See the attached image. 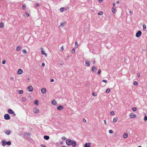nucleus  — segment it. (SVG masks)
Returning a JSON list of instances; mask_svg holds the SVG:
<instances>
[{
  "label": "nucleus",
  "instance_id": "40",
  "mask_svg": "<svg viewBox=\"0 0 147 147\" xmlns=\"http://www.w3.org/2000/svg\"><path fill=\"white\" fill-rule=\"evenodd\" d=\"M109 132L110 134H112L113 133V131L112 130H109Z\"/></svg>",
  "mask_w": 147,
  "mask_h": 147
},
{
  "label": "nucleus",
  "instance_id": "48",
  "mask_svg": "<svg viewBox=\"0 0 147 147\" xmlns=\"http://www.w3.org/2000/svg\"><path fill=\"white\" fill-rule=\"evenodd\" d=\"M39 6H40V5H39V4L38 3H37V4H36V6L38 7Z\"/></svg>",
  "mask_w": 147,
  "mask_h": 147
},
{
  "label": "nucleus",
  "instance_id": "9",
  "mask_svg": "<svg viewBox=\"0 0 147 147\" xmlns=\"http://www.w3.org/2000/svg\"><path fill=\"white\" fill-rule=\"evenodd\" d=\"M23 72V70L21 69H19L18 71L17 74L18 75H20L22 74Z\"/></svg>",
  "mask_w": 147,
  "mask_h": 147
},
{
  "label": "nucleus",
  "instance_id": "54",
  "mask_svg": "<svg viewBox=\"0 0 147 147\" xmlns=\"http://www.w3.org/2000/svg\"><path fill=\"white\" fill-rule=\"evenodd\" d=\"M54 81V80L53 79H52L51 80V82H53Z\"/></svg>",
  "mask_w": 147,
  "mask_h": 147
},
{
  "label": "nucleus",
  "instance_id": "17",
  "mask_svg": "<svg viewBox=\"0 0 147 147\" xmlns=\"http://www.w3.org/2000/svg\"><path fill=\"white\" fill-rule=\"evenodd\" d=\"M65 22H63L61 23L60 24V25L59 26V27H63L64 26V25H65Z\"/></svg>",
  "mask_w": 147,
  "mask_h": 147
},
{
  "label": "nucleus",
  "instance_id": "4",
  "mask_svg": "<svg viewBox=\"0 0 147 147\" xmlns=\"http://www.w3.org/2000/svg\"><path fill=\"white\" fill-rule=\"evenodd\" d=\"M39 109L36 107L34 108L33 109V112L36 114L38 113H39Z\"/></svg>",
  "mask_w": 147,
  "mask_h": 147
},
{
  "label": "nucleus",
  "instance_id": "26",
  "mask_svg": "<svg viewBox=\"0 0 147 147\" xmlns=\"http://www.w3.org/2000/svg\"><path fill=\"white\" fill-rule=\"evenodd\" d=\"M143 30H145L146 29V26L145 24H144L143 25Z\"/></svg>",
  "mask_w": 147,
  "mask_h": 147
},
{
  "label": "nucleus",
  "instance_id": "21",
  "mask_svg": "<svg viewBox=\"0 0 147 147\" xmlns=\"http://www.w3.org/2000/svg\"><path fill=\"white\" fill-rule=\"evenodd\" d=\"M112 11L113 13H115L116 11L115 8L114 7H113L112 8Z\"/></svg>",
  "mask_w": 147,
  "mask_h": 147
},
{
  "label": "nucleus",
  "instance_id": "25",
  "mask_svg": "<svg viewBox=\"0 0 147 147\" xmlns=\"http://www.w3.org/2000/svg\"><path fill=\"white\" fill-rule=\"evenodd\" d=\"M11 131L9 130H6L5 131V133L7 135H9L10 134Z\"/></svg>",
  "mask_w": 147,
  "mask_h": 147
},
{
  "label": "nucleus",
  "instance_id": "41",
  "mask_svg": "<svg viewBox=\"0 0 147 147\" xmlns=\"http://www.w3.org/2000/svg\"><path fill=\"white\" fill-rule=\"evenodd\" d=\"M26 14L27 17H28L29 16V13L27 11L26 12Z\"/></svg>",
  "mask_w": 147,
  "mask_h": 147
},
{
  "label": "nucleus",
  "instance_id": "19",
  "mask_svg": "<svg viewBox=\"0 0 147 147\" xmlns=\"http://www.w3.org/2000/svg\"><path fill=\"white\" fill-rule=\"evenodd\" d=\"M51 103L53 105H55L56 104L57 102L55 100H53L51 101Z\"/></svg>",
  "mask_w": 147,
  "mask_h": 147
},
{
  "label": "nucleus",
  "instance_id": "22",
  "mask_svg": "<svg viewBox=\"0 0 147 147\" xmlns=\"http://www.w3.org/2000/svg\"><path fill=\"white\" fill-rule=\"evenodd\" d=\"M34 103L35 104L38 105L39 104V101L37 100H36L34 101Z\"/></svg>",
  "mask_w": 147,
  "mask_h": 147
},
{
  "label": "nucleus",
  "instance_id": "6",
  "mask_svg": "<svg viewBox=\"0 0 147 147\" xmlns=\"http://www.w3.org/2000/svg\"><path fill=\"white\" fill-rule=\"evenodd\" d=\"M142 32L140 31H138L136 34V36L137 37H139L141 35Z\"/></svg>",
  "mask_w": 147,
  "mask_h": 147
},
{
  "label": "nucleus",
  "instance_id": "16",
  "mask_svg": "<svg viewBox=\"0 0 147 147\" xmlns=\"http://www.w3.org/2000/svg\"><path fill=\"white\" fill-rule=\"evenodd\" d=\"M123 136L124 138H126L128 136V134L127 133H125L123 134Z\"/></svg>",
  "mask_w": 147,
  "mask_h": 147
},
{
  "label": "nucleus",
  "instance_id": "27",
  "mask_svg": "<svg viewBox=\"0 0 147 147\" xmlns=\"http://www.w3.org/2000/svg\"><path fill=\"white\" fill-rule=\"evenodd\" d=\"M78 44L77 42V41H76L75 43V47L76 48H77L78 47Z\"/></svg>",
  "mask_w": 147,
  "mask_h": 147
},
{
  "label": "nucleus",
  "instance_id": "3",
  "mask_svg": "<svg viewBox=\"0 0 147 147\" xmlns=\"http://www.w3.org/2000/svg\"><path fill=\"white\" fill-rule=\"evenodd\" d=\"M136 117V114L133 113H131L129 115V117L130 118H135Z\"/></svg>",
  "mask_w": 147,
  "mask_h": 147
},
{
  "label": "nucleus",
  "instance_id": "53",
  "mask_svg": "<svg viewBox=\"0 0 147 147\" xmlns=\"http://www.w3.org/2000/svg\"><path fill=\"white\" fill-rule=\"evenodd\" d=\"M104 123H105V125H106V124H106V120H104Z\"/></svg>",
  "mask_w": 147,
  "mask_h": 147
},
{
  "label": "nucleus",
  "instance_id": "57",
  "mask_svg": "<svg viewBox=\"0 0 147 147\" xmlns=\"http://www.w3.org/2000/svg\"><path fill=\"white\" fill-rule=\"evenodd\" d=\"M83 121L84 122H86V120L85 119H84Z\"/></svg>",
  "mask_w": 147,
  "mask_h": 147
},
{
  "label": "nucleus",
  "instance_id": "55",
  "mask_svg": "<svg viewBox=\"0 0 147 147\" xmlns=\"http://www.w3.org/2000/svg\"><path fill=\"white\" fill-rule=\"evenodd\" d=\"M115 3H113V6L114 7H115Z\"/></svg>",
  "mask_w": 147,
  "mask_h": 147
},
{
  "label": "nucleus",
  "instance_id": "35",
  "mask_svg": "<svg viewBox=\"0 0 147 147\" xmlns=\"http://www.w3.org/2000/svg\"><path fill=\"white\" fill-rule=\"evenodd\" d=\"M138 84V82L137 81H135L134 82V84L135 86H137V85Z\"/></svg>",
  "mask_w": 147,
  "mask_h": 147
},
{
  "label": "nucleus",
  "instance_id": "29",
  "mask_svg": "<svg viewBox=\"0 0 147 147\" xmlns=\"http://www.w3.org/2000/svg\"><path fill=\"white\" fill-rule=\"evenodd\" d=\"M26 8V5L24 4L22 5V9L23 10H25Z\"/></svg>",
  "mask_w": 147,
  "mask_h": 147
},
{
  "label": "nucleus",
  "instance_id": "60",
  "mask_svg": "<svg viewBox=\"0 0 147 147\" xmlns=\"http://www.w3.org/2000/svg\"><path fill=\"white\" fill-rule=\"evenodd\" d=\"M116 3H117V4H118V3H119V1H117L116 2Z\"/></svg>",
  "mask_w": 147,
  "mask_h": 147
},
{
  "label": "nucleus",
  "instance_id": "12",
  "mask_svg": "<svg viewBox=\"0 0 147 147\" xmlns=\"http://www.w3.org/2000/svg\"><path fill=\"white\" fill-rule=\"evenodd\" d=\"M57 109L58 110H62L63 109V107L62 106L60 105L57 107Z\"/></svg>",
  "mask_w": 147,
  "mask_h": 147
},
{
  "label": "nucleus",
  "instance_id": "33",
  "mask_svg": "<svg viewBox=\"0 0 147 147\" xmlns=\"http://www.w3.org/2000/svg\"><path fill=\"white\" fill-rule=\"evenodd\" d=\"M103 14V12H102V11H100V12H98V14L99 15H102Z\"/></svg>",
  "mask_w": 147,
  "mask_h": 147
},
{
  "label": "nucleus",
  "instance_id": "15",
  "mask_svg": "<svg viewBox=\"0 0 147 147\" xmlns=\"http://www.w3.org/2000/svg\"><path fill=\"white\" fill-rule=\"evenodd\" d=\"M42 50L41 51L42 54L43 55H45V56H47V55L44 52V51L43 50V48H42Z\"/></svg>",
  "mask_w": 147,
  "mask_h": 147
},
{
  "label": "nucleus",
  "instance_id": "24",
  "mask_svg": "<svg viewBox=\"0 0 147 147\" xmlns=\"http://www.w3.org/2000/svg\"><path fill=\"white\" fill-rule=\"evenodd\" d=\"M22 100L24 102H25L26 100V99L24 97H23L22 98Z\"/></svg>",
  "mask_w": 147,
  "mask_h": 147
},
{
  "label": "nucleus",
  "instance_id": "5",
  "mask_svg": "<svg viewBox=\"0 0 147 147\" xmlns=\"http://www.w3.org/2000/svg\"><path fill=\"white\" fill-rule=\"evenodd\" d=\"M4 119L6 120H9L10 119V117L8 114H6L4 116Z\"/></svg>",
  "mask_w": 147,
  "mask_h": 147
},
{
  "label": "nucleus",
  "instance_id": "30",
  "mask_svg": "<svg viewBox=\"0 0 147 147\" xmlns=\"http://www.w3.org/2000/svg\"><path fill=\"white\" fill-rule=\"evenodd\" d=\"M20 49H21V47L20 46H18L17 48H16V50L17 51H20Z\"/></svg>",
  "mask_w": 147,
  "mask_h": 147
},
{
  "label": "nucleus",
  "instance_id": "38",
  "mask_svg": "<svg viewBox=\"0 0 147 147\" xmlns=\"http://www.w3.org/2000/svg\"><path fill=\"white\" fill-rule=\"evenodd\" d=\"M110 91V89L109 88H107L106 90V93H108Z\"/></svg>",
  "mask_w": 147,
  "mask_h": 147
},
{
  "label": "nucleus",
  "instance_id": "39",
  "mask_svg": "<svg viewBox=\"0 0 147 147\" xmlns=\"http://www.w3.org/2000/svg\"><path fill=\"white\" fill-rule=\"evenodd\" d=\"M101 72V70L100 69H99L98 70V75H99Z\"/></svg>",
  "mask_w": 147,
  "mask_h": 147
},
{
  "label": "nucleus",
  "instance_id": "7",
  "mask_svg": "<svg viewBox=\"0 0 147 147\" xmlns=\"http://www.w3.org/2000/svg\"><path fill=\"white\" fill-rule=\"evenodd\" d=\"M28 90L30 92H32L33 89V88L32 86H30L28 88Z\"/></svg>",
  "mask_w": 147,
  "mask_h": 147
},
{
  "label": "nucleus",
  "instance_id": "45",
  "mask_svg": "<svg viewBox=\"0 0 147 147\" xmlns=\"http://www.w3.org/2000/svg\"><path fill=\"white\" fill-rule=\"evenodd\" d=\"M92 95L93 96H96V94L95 93L93 92L92 93Z\"/></svg>",
  "mask_w": 147,
  "mask_h": 147
},
{
  "label": "nucleus",
  "instance_id": "42",
  "mask_svg": "<svg viewBox=\"0 0 147 147\" xmlns=\"http://www.w3.org/2000/svg\"><path fill=\"white\" fill-rule=\"evenodd\" d=\"M144 119L145 121H146L147 120V116H144Z\"/></svg>",
  "mask_w": 147,
  "mask_h": 147
},
{
  "label": "nucleus",
  "instance_id": "43",
  "mask_svg": "<svg viewBox=\"0 0 147 147\" xmlns=\"http://www.w3.org/2000/svg\"><path fill=\"white\" fill-rule=\"evenodd\" d=\"M19 92L20 94H22L23 93V91L22 90H20Z\"/></svg>",
  "mask_w": 147,
  "mask_h": 147
},
{
  "label": "nucleus",
  "instance_id": "36",
  "mask_svg": "<svg viewBox=\"0 0 147 147\" xmlns=\"http://www.w3.org/2000/svg\"><path fill=\"white\" fill-rule=\"evenodd\" d=\"M110 114L111 115H114L115 114L114 111H111L110 112Z\"/></svg>",
  "mask_w": 147,
  "mask_h": 147
},
{
  "label": "nucleus",
  "instance_id": "28",
  "mask_svg": "<svg viewBox=\"0 0 147 147\" xmlns=\"http://www.w3.org/2000/svg\"><path fill=\"white\" fill-rule=\"evenodd\" d=\"M4 26V24L3 22H1L0 24V27L2 28Z\"/></svg>",
  "mask_w": 147,
  "mask_h": 147
},
{
  "label": "nucleus",
  "instance_id": "14",
  "mask_svg": "<svg viewBox=\"0 0 147 147\" xmlns=\"http://www.w3.org/2000/svg\"><path fill=\"white\" fill-rule=\"evenodd\" d=\"M71 145L73 146H76V142L75 141H73Z\"/></svg>",
  "mask_w": 147,
  "mask_h": 147
},
{
  "label": "nucleus",
  "instance_id": "64",
  "mask_svg": "<svg viewBox=\"0 0 147 147\" xmlns=\"http://www.w3.org/2000/svg\"><path fill=\"white\" fill-rule=\"evenodd\" d=\"M29 97H31V96H29Z\"/></svg>",
  "mask_w": 147,
  "mask_h": 147
},
{
  "label": "nucleus",
  "instance_id": "52",
  "mask_svg": "<svg viewBox=\"0 0 147 147\" xmlns=\"http://www.w3.org/2000/svg\"><path fill=\"white\" fill-rule=\"evenodd\" d=\"M92 63L94 64L95 63V60H94L92 61Z\"/></svg>",
  "mask_w": 147,
  "mask_h": 147
},
{
  "label": "nucleus",
  "instance_id": "51",
  "mask_svg": "<svg viewBox=\"0 0 147 147\" xmlns=\"http://www.w3.org/2000/svg\"><path fill=\"white\" fill-rule=\"evenodd\" d=\"M41 147H46V146L44 145H41Z\"/></svg>",
  "mask_w": 147,
  "mask_h": 147
},
{
  "label": "nucleus",
  "instance_id": "37",
  "mask_svg": "<svg viewBox=\"0 0 147 147\" xmlns=\"http://www.w3.org/2000/svg\"><path fill=\"white\" fill-rule=\"evenodd\" d=\"M132 109L133 111H135L136 110V107H133L132 108Z\"/></svg>",
  "mask_w": 147,
  "mask_h": 147
},
{
  "label": "nucleus",
  "instance_id": "50",
  "mask_svg": "<svg viewBox=\"0 0 147 147\" xmlns=\"http://www.w3.org/2000/svg\"><path fill=\"white\" fill-rule=\"evenodd\" d=\"M2 63L3 64H5V60L3 61Z\"/></svg>",
  "mask_w": 147,
  "mask_h": 147
},
{
  "label": "nucleus",
  "instance_id": "18",
  "mask_svg": "<svg viewBox=\"0 0 147 147\" xmlns=\"http://www.w3.org/2000/svg\"><path fill=\"white\" fill-rule=\"evenodd\" d=\"M1 142L2 143V145L3 146H5L6 145V141L5 140H2Z\"/></svg>",
  "mask_w": 147,
  "mask_h": 147
},
{
  "label": "nucleus",
  "instance_id": "63",
  "mask_svg": "<svg viewBox=\"0 0 147 147\" xmlns=\"http://www.w3.org/2000/svg\"><path fill=\"white\" fill-rule=\"evenodd\" d=\"M29 97H31V96H29Z\"/></svg>",
  "mask_w": 147,
  "mask_h": 147
},
{
  "label": "nucleus",
  "instance_id": "20",
  "mask_svg": "<svg viewBox=\"0 0 147 147\" xmlns=\"http://www.w3.org/2000/svg\"><path fill=\"white\" fill-rule=\"evenodd\" d=\"M44 138L46 140H47L49 139V136H44Z\"/></svg>",
  "mask_w": 147,
  "mask_h": 147
},
{
  "label": "nucleus",
  "instance_id": "10",
  "mask_svg": "<svg viewBox=\"0 0 147 147\" xmlns=\"http://www.w3.org/2000/svg\"><path fill=\"white\" fill-rule=\"evenodd\" d=\"M96 68L95 66H93L92 68V72H95L96 71Z\"/></svg>",
  "mask_w": 147,
  "mask_h": 147
},
{
  "label": "nucleus",
  "instance_id": "59",
  "mask_svg": "<svg viewBox=\"0 0 147 147\" xmlns=\"http://www.w3.org/2000/svg\"><path fill=\"white\" fill-rule=\"evenodd\" d=\"M98 0V1L100 2H101L102 1V0Z\"/></svg>",
  "mask_w": 147,
  "mask_h": 147
},
{
  "label": "nucleus",
  "instance_id": "31",
  "mask_svg": "<svg viewBox=\"0 0 147 147\" xmlns=\"http://www.w3.org/2000/svg\"><path fill=\"white\" fill-rule=\"evenodd\" d=\"M22 53L24 54H26L27 53V52L25 49L22 50Z\"/></svg>",
  "mask_w": 147,
  "mask_h": 147
},
{
  "label": "nucleus",
  "instance_id": "34",
  "mask_svg": "<svg viewBox=\"0 0 147 147\" xmlns=\"http://www.w3.org/2000/svg\"><path fill=\"white\" fill-rule=\"evenodd\" d=\"M64 7H61L60 9V10L61 12H63L64 11Z\"/></svg>",
  "mask_w": 147,
  "mask_h": 147
},
{
  "label": "nucleus",
  "instance_id": "46",
  "mask_svg": "<svg viewBox=\"0 0 147 147\" xmlns=\"http://www.w3.org/2000/svg\"><path fill=\"white\" fill-rule=\"evenodd\" d=\"M102 81L103 82L107 83V81L106 80H102Z\"/></svg>",
  "mask_w": 147,
  "mask_h": 147
},
{
  "label": "nucleus",
  "instance_id": "13",
  "mask_svg": "<svg viewBox=\"0 0 147 147\" xmlns=\"http://www.w3.org/2000/svg\"><path fill=\"white\" fill-rule=\"evenodd\" d=\"M90 143H88L85 144L84 147H91L90 146Z\"/></svg>",
  "mask_w": 147,
  "mask_h": 147
},
{
  "label": "nucleus",
  "instance_id": "47",
  "mask_svg": "<svg viewBox=\"0 0 147 147\" xmlns=\"http://www.w3.org/2000/svg\"><path fill=\"white\" fill-rule=\"evenodd\" d=\"M42 67H44L45 66V64L44 63H42Z\"/></svg>",
  "mask_w": 147,
  "mask_h": 147
},
{
  "label": "nucleus",
  "instance_id": "1",
  "mask_svg": "<svg viewBox=\"0 0 147 147\" xmlns=\"http://www.w3.org/2000/svg\"><path fill=\"white\" fill-rule=\"evenodd\" d=\"M8 113L10 114H13L14 116L16 115V114L11 109H9L8 110Z\"/></svg>",
  "mask_w": 147,
  "mask_h": 147
},
{
  "label": "nucleus",
  "instance_id": "11",
  "mask_svg": "<svg viewBox=\"0 0 147 147\" xmlns=\"http://www.w3.org/2000/svg\"><path fill=\"white\" fill-rule=\"evenodd\" d=\"M118 120V118L117 117H114L113 119V123H116V122Z\"/></svg>",
  "mask_w": 147,
  "mask_h": 147
},
{
  "label": "nucleus",
  "instance_id": "58",
  "mask_svg": "<svg viewBox=\"0 0 147 147\" xmlns=\"http://www.w3.org/2000/svg\"><path fill=\"white\" fill-rule=\"evenodd\" d=\"M129 13L130 14H132V11L131 10L129 11Z\"/></svg>",
  "mask_w": 147,
  "mask_h": 147
},
{
  "label": "nucleus",
  "instance_id": "8",
  "mask_svg": "<svg viewBox=\"0 0 147 147\" xmlns=\"http://www.w3.org/2000/svg\"><path fill=\"white\" fill-rule=\"evenodd\" d=\"M41 92L43 94H45L46 93L47 90L45 88H42L41 89Z\"/></svg>",
  "mask_w": 147,
  "mask_h": 147
},
{
  "label": "nucleus",
  "instance_id": "23",
  "mask_svg": "<svg viewBox=\"0 0 147 147\" xmlns=\"http://www.w3.org/2000/svg\"><path fill=\"white\" fill-rule=\"evenodd\" d=\"M85 64H86V65L87 66H90V63H89L88 61L87 60L86 61V62H85Z\"/></svg>",
  "mask_w": 147,
  "mask_h": 147
},
{
  "label": "nucleus",
  "instance_id": "56",
  "mask_svg": "<svg viewBox=\"0 0 147 147\" xmlns=\"http://www.w3.org/2000/svg\"><path fill=\"white\" fill-rule=\"evenodd\" d=\"M137 76L138 77H140V74H137Z\"/></svg>",
  "mask_w": 147,
  "mask_h": 147
},
{
  "label": "nucleus",
  "instance_id": "32",
  "mask_svg": "<svg viewBox=\"0 0 147 147\" xmlns=\"http://www.w3.org/2000/svg\"><path fill=\"white\" fill-rule=\"evenodd\" d=\"M6 144L8 145H10L11 144V142L9 141H8L7 142H6Z\"/></svg>",
  "mask_w": 147,
  "mask_h": 147
},
{
  "label": "nucleus",
  "instance_id": "44",
  "mask_svg": "<svg viewBox=\"0 0 147 147\" xmlns=\"http://www.w3.org/2000/svg\"><path fill=\"white\" fill-rule=\"evenodd\" d=\"M71 51L72 53H74L75 52V49H73Z\"/></svg>",
  "mask_w": 147,
  "mask_h": 147
},
{
  "label": "nucleus",
  "instance_id": "49",
  "mask_svg": "<svg viewBox=\"0 0 147 147\" xmlns=\"http://www.w3.org/2000/svg\"><path fill=\"white\" fill-rule=\"evenodd\" d=\"M10 79L11 80H13V79H14V78H13V77H11L10 78Z\"/></svg>",
  "mask_w": 147,
  "mask_h": 147
},
{
  "label": "nucleus",
  "instance_id": "61",
  "mask_svg": "<svg viewBox=\"0 0 147 147\" xmlns=\"http://www.w3.org/2000/svg\"><path fill=\"white\" fill-rule=\"evenodd\" d=\"M61 147H66L65 146H62Z\"/></svg>",
  "mask_w": 147,
  "mask_h": 147
},
{
  "label": "nucleus",
  "instance_id": "62",
  "mask_svg": "<svg viewBox=\"0 0 147 147\" xmlns=\"http://www.w3.org/2000/svg\"><path fill=\"white\" fill-rule=\"evenodd\" d=\"M138 147H142V146H138Z\"/></svg>",
  "mask_w": 147,
  "mask_h": 147
},
{
  "label": "nucleus",
  "instance_id": "2",
  "mask_svg": "<svg viewBox=\"0 0 147 147\" xmlns=\"http://www.w3.org/2000/svg\"><path fill=\"white\" fill-rule=\"evenodd\" d=\"M73 141V140L70 139H68L66 141V143L68 145H70L71 144Z\"/></svg>",
  "mask_w": 147,
  "mask_h": 147
}]
</instances>
